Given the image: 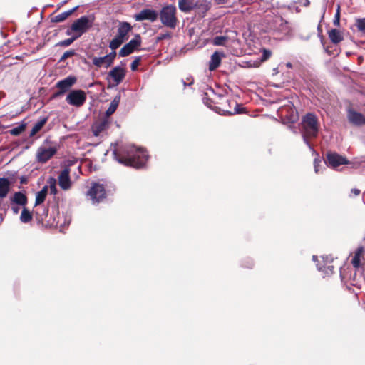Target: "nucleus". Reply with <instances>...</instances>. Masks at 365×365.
Segmentation results:
<instances>
[{"mask_svg":"<svg viewBox=\"0 0 365 365\" xmlns=\"http://www.w3.org/2000/svg\"><path fill=\"white\" fill-rule=\"evenodd\" d=\"M355 25L359 31L365 34V18L357 19Z\"/></svg>","mask_w":365,"mask_h":365,"instance_id":"c9c22d12","label":"nucleus"},{"mask_svg":"<svg viewBox=\"0 0 365 365\" xmlns=\"http://www.w3.org/2000/svg\"><path fill=\"white\" fill-rule=\"evenodd\" d=\"M286 66H287V67H288V68H292V63H289H289H287L286 64Z\"/></svg>","mask_w":365,"mask_h":365,"instance_id":"5fc2aeb1","label":"nucleus"},{"mask_svg":"<svg viewBox=\"0 0 365 365\" xmlns=\"http://www.w3.org/2000/svg\"><path fill=\"white\" fill-rule=\"evenodd\" d=\"M333 24L336 26H339V25H340V5L339 4H338L337 7H336V14L334 15Z\"/></svg>","mask_w":365,"mask_h":365,"instance_id":"e433bc0d","label":"nucleus"},{"mask_svg":"<svg viewBox=\"0 0 365 365\" xmlns=\"http://www.w3.org/2000/svg\"><path fill=\"white\" fill-rule=\"evenodd\" d=\"M26 180L24 178H22L21 179V183H26Z\"/></svg>","mask_w":365,"mask_h":365,"instance_id":"603ef678","label":"nucleus"},{"mask_svg":"<svg viewBox=\"0 0 365 365\" xmlns=\"http://www.w3.org/2000/svg\"><path fill=\"white\" fill-rule=\"evenodd\" d=\"M301 128L302 132H304L309 138L317 136L319 125L317 115L312 113H308L302 117L301 121Z\"/></svg>","mask_w":365,"mask_h":365,"instance_id":"f03ea898","label":"nucleus"},{"mask_svg":"<svg viewBox=\"0 0 365 365\" xmlns=\"http://www.w3.org/2000/svg\"><path fill=\"white\" fill-rule=\"evenodd\" d=\"M106 55L103 57H93L92 59V63L96 67H102L108 68L111 65L108 63V58H106Z\"/></svg>","mask_w":365,"mask_h":365,"instance_id":"bb28decb","label":"nucleus"},{"mask_svg":"<svg viewBox=\"0 0 365 365\" xmlns=\"http://www.w3.org/2000/svg\"><path fill=\"white\" fill-rule=\"evenodd\" d=\"M69 168H65L58 176V184L62 190H66L71 187V181L69 176Z\"/></svg>","mask_w":365,"mask_h":365,"instance_id":"4468645a","label":"nucleus"},{"mask_svg":"<svg viewBox=\"0 0 365 365\" xmlns=\"http://www.w3.org/2000/svg\"><path fill=\"white\" fill-rule=\"evenodd\" d=\"M113 156L120 164L135 168L144 167L148 159V155L145 150L130 144L120 146L115 145L113 150Z\"/></svg>","mask_w":365,"mask_h":365,"instance_id":"f257e3e1","label":"nucleus"},{"mask_svg":"<svg viewBox=\"0 0 365 365\" xmlns=\"http://www.w3.org/2000/svg\"><path fill=\"white\" fill-rule=\"evenodd\" d=\"M48 121V117H41L38 119V120L34 125L31 133L30 136L35 135L37 133H38L41 128L44 126V125Z\"/></svg>","mask_w":365,"mask_h":365,"instance_id":"aec40b11","label":"nucleus"},{"mask_svg":"<svg viewBox=\"0 0 365 365\" xmlns=\"http://www.w3.org/2000/svg\"><path fill=\"white\" fill-rule=\"evenodd\" d=\"M48 193V186L45 185L43 188L36 192V199H35V206H38L42 204L47 195Z\"/></svg>","mask_w":365,"mask_h":365,"instance_id":"4be33fe9","label":"nucleus"},{"mask_svg":"<svg viewBox=\"0 0 365 365\" xmlns=\"http://www.w3.org/2000/svg\"><path fill=\"white\" fill-rule=\"evenodd\" d=\"M348 119L355 125L359 126L365 124L364 116L361 113H357L356 111L349 110L348 113Z\"/></svg>","mask_w":365,"mask_h":365,"instance_id":"f3484780","label":"nucleus"},{"mask_svg":"<svg viewBox=\"0 0 365 365\" xmlns=\"http://www.w3.org/2000/svg\"><path fill=\"white\" fill-rule=\"evenodd\" d=\"M26 128L25 124L17 125L9 130V133L13 135H20Z\"/></svg>","mask_w":365,"mask_h":365,"instance_id":"72a5a7b5","label":"nucleus"},{"mask_svg":"<svg viewBox=\"0 0 365 365\" xmlns=\"http://www.w3.org/2000/svg\"><path fill=\"white\" fill-rule=\"evenodd\" d=\"M9 181L6 178H0V197L4 198L5 197L9 190Z\"/></svg>","mask_w":365,"mask_h":365,"instance_id":"5701e85b","label":"nucleus"},{"mask_svg":"<svg viewBox=\"0 0 365 365\" xmlns=\"http://www.w3.org/2000/svg\"><path fill=\"white\" fill-rule=\"evenodd\" d=\"M225 56L222 52L215 51L211 56L210 61L209 62L210 71H214L217 68L221 63L222 58Z\"/></svg>","mask_w":365,"mask_h":365,"instance_id":"a211bd4d","label":"nucleus"},{"mask_svg":"<svg viewBox=\"0 0 365 365\" xmlns=\"http://www.w3.org/2000/svg\"><path fill=\"white\" fill-rule=\"evenodd\" d=\"M116 55L117 53L115 51V50H112V51L110 53L106 55V58H108V63H110V65H112V63H113V61L115 58Z\"/></svg>","mask_w":365,"mask_h":365,"instance_id":"ea45409f","label":"nucleus"},{"mask_svg":"<svg viewBox=\"0 0 365 365\" xmlns=\"http://www.w3.org/2000/svg\"><path fill=\"white\" fill-rule=\"evenodd\" d=\"M32 220L31 213L26 209L24 208L21 211V214L20 216V220L23 223H28Z\"/></svg>","mask_w":365,"mask_h":365,"instance_id":"c756f323","label":"nucleus"},{"mask_svg":"<svg viewBox=\"0 0 365 365\" xmlns=\"http://www.w3.org/2000/svg\"><path fill=\"white\" fill-rule=\"evenodd\" d=\"M48 187H49L51 194V195H56L57 193V188H56V180L53 177H50L48 180Z\"/></svg>","mask_w":365,"mask_h":365,"instance_id":"7c9ffc66","label":"nucleus"},{"mask_svg":"<svg viewBox=\"0 0 365 365\" xmlns=\"http://www.w3.org/2000/svg\"><path fill=\"white\" fill-rule=\"evenodd\" d=\"M227 40V36H217L213 38L212 43L215 46H225Z\"/></svg>","mask_w":365,"mask_h":365,"instance_id":"473e14b6","label":"nucleus"},{"mask_svg":"<svg viewBox=\"0 0 365 365\" xmlns=\"http://www.w3.org/2000/svg\"><path fill=\"white\" fill-rule=\"evenodd\" d=\"M79 6H76L73 9L68 10L66 11H63L54 17L52 18L51 21L54 23L62 22L65 21L69 16H71L75 11L78 9Z\"/></svg>","mask_w":365,"mask_h":365,"instance_id":"6ab92c4d","label":"nucleus"},{"mask_svg":"<svg viewBox=\"0 0 365 365\" xmlns=\"http://www.w3.org/2000/svg\"><path fill=\"white\" fill-rule=\"evenodd\" d=\"M195 6L197 7L199 11L202 12L203 14H205L210 9V3L206 0H201L197 3Z\"/></svg>","mask_w":365,"mask_h":365,"instance_id":"c85d7f7f","label":"nucleus"},{"mask_svg":"<svg viewBox=\"0 0 365 365\" xmlns=\"http://www.w3.org/2000/svg\"><path fill=\"white\" fill-rule=\"evenodd\" d=\"M11 210L13 211V212L14 214H18L19 212V207L18 206H16V205H12L11 206Z\"/></svg>","mask_w":365,"mask_h":365,"instance_id":"de8ad7c7","label":"nucleus"},{"mask_svg":"<svg viewBox=\"0 0 365 365\" xmlns=\"http://www.w3.org/2000/svg\"><path fill=\"white\" fill-rule=\"evenodd\" d=\"M301 4L303 6H306L307 7V6H309L310 1H309V0H302Z\"/></svg>","mask_w":365,"mask_h":365,"instance_id":"09e8293b","label":"nucleus"},{"mask_svg":"<svg viewBox=\"0 0 365 365\" xmlns=\"http://www.w3.org/2000/svg\"><path fill=\"white\" fill-rule=\"evenodd\" d=\"M124 42L123 39L115 36L109 43V48L111 50H115Z\"/></svg>","mask_w":365,"mask_h":365,"instance_id":"2f4dec72","label":"nucleus"},{"mask_svg":"<svg viewBox=\"0 0 365 365\" xmlns=\"http://www.w3.org/2000/svg\"><path fill=\"white\" fill-rule=\"evenodd\" d=\"M73 33H74V30H72V25H71V27L66 30V35L70 36V35H72Z\"/></svg>","mask_w":365,"mask_h":365,"instance_id":"8fccbe9b","label":"nucleus"},{"mask_svg":"<svg viewBox=\"0 0 365 365\" xmlns=\"http://www.w3.org/2000/svg\"><path fill=\"white\" fill-rule=\"evenodd\" d=\"M312 259L314 262H316L317 260V257L316 255H313Z\"/></svg>","mask_w":365,"mask_h":365,"instance_id":"864d4df0","label":"nucleus"},{"mask_svg":"<svg viewBox=\"0 0 365 365\" xmlns=\"http://www.w3.org/2000/svg\"><path fill=\"white\" fill-rule=\"evenodd\" d=\"M93 18L88 16H83L76 20L72 25V30H74V36L81 37L93 25Z\"/></svg>","mask_w":365,"mask_h":365,"instance_id":"20e7f679","label":"nucleus"},{"mask_svg":"<svg viewBox=\"0 0 365 365\" xmlns=\"http://www.w3.org/2000/svg\"><path fill=\"white\" fill-rule=\"evenodd\" d=\"M131 30L132 26L129 23L126 21L120 22L118 26V34L116 36L123 39L125 41L128 39V34Z\"/></svg>","mask_w":365,"mask_h":365,"instance_id":"dca6fc26","label":"nucleus"},{"mask_svg":"<svg viewBox=\"0 0 365 365\" xmlns=\"http://www.w3.org/2000/svg\"><path fill=\"white\" fill-rule=\"evenodd\" d=\"M57 152L56 146H40L36 152V159L38 163H45L49 160Z\"/></svg>","mask_w":365,"mask_h":365,"instance_id":"0eeeda50","label":"nucleus"},{"mask_svg":"<svg viewBox=\"0 0 365 365\" xmlns=\"http://www.w3.org/2000/svg\"><path fill=\"white\" fill-rule=\"evenodd\" d=\"M141 45L140 36L136 34L135 37L128 43L123 46L120 50L118 54L120 56L125 57L132 53L138 46Z\"/></svg>","mask_w":365,"mask_h":365,"instance_id":"1a4fd4ad","label":"nucleus"},{"mask_svg":"<svg viewBox=\"0 0 365 365\" xmlns=\"http://www.w3.org/2000/svg\"><path fill=\"white\" fill-rule=\"evenodd\" d=\"M233 103H235V108H234V111H233V112H232V111H227V112L229 113V114L232 115V114L242 113V110H243V108H240V106L238 103H235V102H233Z\"/></svg>","mask_w":365,"mask_h":365,"instance_id":"79ce46f5","label":"nucleus"},{"mask_svg":"<svg viewBox=\"0 0 365 365\" xmlns=\"http://www.w3.org/2000/svg\"><path fill=\"white\" fill-rule=\"evenodd\" d=\"M364 251V248L362 247H359L356 249L354 256L352 258L351 264L354 267H359L360 265V257Z\"/></svg>","mask_w":365,"mask_h":365,"instance_id":"cd10ccee","label":"nucleus"},{"mask_svg":"<svg viewBox=\"0 0 365 365\" xmlns=\"http://www.w3.org/2000/svg\"><path fill=\"white\" fill-rule=\"evenodd\" d=\"M93 205L98 204L106 198V192L103 185L98 182H93L87 192Z\"/></svg>","mask_w":365,"mask_h":365,"instance_id":"39448f33","label":"nucleus"},{"mask_svg":"<svg viewBox=\"0 0 365 365\" xmlns=\"http://www.w3.org/2000/svg\"><path fill=\"white\" fill-rule=\"evenodd\" d=\"M86 98V94L83 90H72L67 95L66 101L71 106L81 107L85 103Z\"/></svg>","mask_w":365,"mask_h":365,"instance_id":"423d86ee","label":"nucleus"},{"mask_svg":"<svg viewBox=\"0 0 365 365\" xmlns=\"http://www.w3.org/2000/svg\"><path fill=\"white\" fill-rule=\"evenodd\" d=\"M140 60H141L140 56H136L135 58V59L133 60V61L131 63V65H130V68L132 71H134L137 70L138 66L140 64Z\"/></svg>","mask_w":365,"mask_h":365,"instance_id":"58836bf2","label":"nucleus"},{"mask_svg":"<svg viewBox=\"0 0 365 365\" xmlns=\"http://www.w3.org/2000/svg\"><path fill=\"white\" fill-rule=\"evenodd\" d=\"M11 200L12 203L21 206H25L27 203V197L26 195L21 192H15Z\"/></svg>","mask_w":365,"mask_h":365,"instance_id":"412c9836","label":"nucleus"},{"mask_svg":"<svg viewBox=\"0 0 365 365\" xmlns=\"http://www.w3.org/2000/svg\"><path fill=\"white\" fill-rule=\"evenodd\" d=\"M176 11V7L172 4L163 7L158 14L161 23L168 28L175 29L178 22Z\"/></svg>","mask_w":365,"mask_h":365,"instance_id":"7ed1b4c3","label":"nucleus"},{"mask_svg":"<svg viewBox=\"0 0 365 365\" xmlns=\"http://www.w3.org/2000/svg\"><path fill=\"white\" fill-rule=\"evenodd\" d=\"M169 38H170V34L168 32H167L165 34H160L157 37V41H162L163 39Z\"/></svg>","mask_w":365,"mask_h":365,"instance_id":"c03bdc74","label":"nucleus"},{"mask_svg":"<svg viewBox=\"0 0 365 365\" xmlns=\"http://www.w3.org/2000/svg\"><path fill=\"white\" fill-rule=\"evenodd\" d=\"M271 55H272V53L269 50L263 49L262 55V61H267L268 58H270Z\"/></svg>","mask_w":365,"mask_h":365,"instance_id":"a19ab883","label":"nucleus"},{"mask_svg":"<svg viewBox=\"0 0 365 365\" xmlns=\"http://www.w3.org/2000/svg\"><path fill=\"white\" fill-rule=\"evenodd\" d=\"M360 194V190L356 188H353L351 190V195H353L354 196H357Z\"/></svg>","mask_w":365,"mask_h":365,"instance_id":"49530a36","label":"nucleus"},{"mask_svg":"<svg viewBox=\"0 0 365 365\" xmlns=\"http://www.w3.org/2000/svg\"><path fill=\"white\" fill-rule=\"evenodd\" d=\"M36 215H38V212L37 211L34 212Z\"/></svg>","mask_w":365,"mask_h":365,"instance_id":"13d9d810","label":"nucleus"},{"mask_svg":"<svg viewBox=\"0 0 365 365\" xmlns=\"http://www.w3.org/2000/svg\"><path fill=\"white\" fill-rule=\"evenodd\" d=\"M78 38V36H75L73 35L71 38L65 39L63 41H59L57 43V46H63V47H67L70 46L74 41H76Z\"/></svg>","mask_w":365,"mask_h":365,"instance_id":"f704fd0d","label":"nucleus"},{"mask_svg":"<svg viewBox=\"0 0 365 365\" xmlns=\"http://www.w3.org/2000/svg\"><path fill=\"white\" fill-rule=\"evenodd\" d=\"M323 265L317 264V268L324 275H330L334 272V267L331 264L333 258L329 256L322 257Z\"/></svg>","mask_w":365,"mask_h":365,"instance_id":"f8f14e48","label":"nucleus"},{"mask_svg":"<svg viewBox=\"0 0 365 365\" xmlns=\"http://www.w3.org/2000/svg\"><path fill=\"white\" fill-rule=\"evenodd\" d=\"M126 74L125 68L120 66L114 67L108 73V78H110L115 86L120 84L124 79Z\"/></svg>","mask_w":365,"mask_h":365,"instance_id":"9b49d317","label":"nucleus"},{"mask_svg":"<svg viewBox=\"0 0 365 365\" xmlns=\"http://www.w3.org/2000/svg\"><path fill=\"white\" fill-rule=\"evenodd\" d=\"M3 221V217L1 215H0V222H1Z\"/></svg>","mask_w":365,"mask_h":365,"instance_id":"6e6d98bb","label":"nucleus"},{"mask_svg":"<svg viewBox=\"0 0 365 365\" xmlns=\"http://www.w3.org/2000/svg\"><path fill=\"white\" fill-rule=\"evenodd\" d=\"M309 137V136L308 135H307L304 132H302V138H303L304 143L309 147V148L310 150H313L312 145H310V143L308 140Z\"/></svg>","mask_w":365,"mask_h":365,"instance_id":"37998d69","label":"nucleus"},{"mask_svg":"<svg viewBox=\"0 0 365 365\" xmlns=\"http://www.w3.org/2000/svg\"><path fill=\"white\" fill-rule=\"evenodd\" d=\"M120 101V95L118 94L114 97L107 109L106 114L107 116L111 115L116 110Z\"/></svg>","mask_w":365,"mask_h":365,"instance_id":"393cba45","label":"nucleus"},{"mask_svg":"<svg viewBox=\"0 0 365 365\" xmlns=\"http://www.w3.org/2000/svg\"><path fill=\"white\" fill-rule=\"evenodd\" d=\"M43 215L44 217H46V216H47V212L44 211V213L43 214Z\"/></svg>","mask_w":365,"mask_h":365,"instance_id":"4d7b16f0","label":"nucleus"},{"mask_svg":"<svg viewBox=\"0 0 365 365\" xmlns=\"http://www.w3.org/2000/svg\"><path fill=\"white\" fill-rule=\"evenodd\" d=\"M320 163H321L320 160H319L318 159H314V172L316 173H319V167Z\"/></svg>","mask_w":365,"mask_h":365,"instance_id":"a18cd8bd","label":"nucleus"},{"mask_svg":"<svg viewBox=\"0 0 365 365\" xmlns=\"http://www.w3.org/2000/svg\"><path fill=\"white\" fill-rule=\"evenodd\" d=\"M158 17V13L156 11L150 9H143L134 16V19L137 21L148 20L151 22H154L157 20Z\"/></svg>","mask_w":365,"mask_h":365,"instance_id":"9d476101","label":"nucleus"},{"mask_svg":"<svg viewBox=\"0 0 365 365\" xmlns=\"http://www.w3.org/2000/svg\"><path fill=\"white\" fill-rule=\"evenodd\" d=\"M182 83H183L184 86L185 87V86H190V85L192 84L193 81H192V80H191L188 83H185V82L182 80Z\"/></svg>","mask_w":365,"mask_h":365,"instance_id":"3c124183","label":"nucleus"},{"mask_svg":"<svg viewBox=\"0 0 365 365\" xmlns=\"http://www.w3.org/2000/svg\"><path fill=\"white\" fill-rule=\"evenodd\" d=\"M329 38L331 41L335 44L341 42L343 40V36H341L340 31L336 29H332L328 32Z\"/></svg>","mask_w":365,"mask_h":365,"instance_id":"a878e982","label":"nucleus"},{"mask_svg":"<svg viewBox=\"0 0 365 365\" xmlns=\"http://www.w3.org/2000/svg\"><path fill=\"white\" fill-rule=\"evenodd\" d=\"M110 122L107 118H103L96 122L92 126L94 136H100L102 133L109 128Z\"/></svg>","mask_w":365,"mask_h":365,"instance_id":"2eb2a0df","label":"nucleus"},{"mask_svg":"<svg viewBox=\"0 0 365 365\" xmlns=\"http://www.w3.org/2000/svg\"><path fill=\"white\" fill-rule=\"evenodd\" d=\"M325 163L330 167L335 168L339 165H347L349 161L346 158L335 152H328L326 155Z\"/></svg>","mask_w":365,"mask_h":365,"instance_id":"6e6552de","label":"nucleus"},{"mask_svg":"<svg viewBox=\"0 0 365 365\" xmlns=\"http://www.w3.org/2000/svg\"><path fill=\"white\" fill-rule=\"evenodd\" d=\"M76 82V78L75 76H69L66 78L59 81L56 83V87L59 89V91L56 93V96L61 95L65 92L68 91L69 88Z\"/></svg>","mask_w":365,"mask_h":365,"instance_id":"ddd939ff","label":"nucleus"},{"mask_svg":"<svg viewBox=\"0 0 365 365\" xmlns=\"http://www.w3.org/2000/svg\"><path fill=\"white\" fill-rule=\"evenodd\" d=\"M76 54V52L74 50H69L66 51L62 56L61 57L59 61H64L68 58L72 57Z\"/></svg>","mask_w":365,"mask_h":365,"instance_id":"4c0bfd02","label":"nucleus"},{"mask_svg":"<svg viewBox=\"0 0 365 365\" xmlns=\"http://www.w3.org/2000/svg\"><path fill=\"white\" fill-rule=\"evenodd\" d=\"M178 6L180 10L187 13L190 11L195 5L192 0H178Z\"/></svg>","mask_w":365,"mask_h":365,"instance_id":"b1692460","label":"nucleus"}]
</instances>
